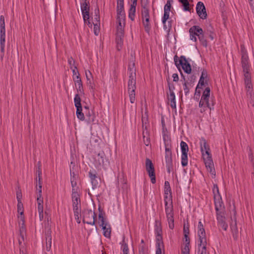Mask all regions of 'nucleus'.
Returning <instances> with one entry per match:
<instances>
[{"instance_id":"obj_1","label":"nucleus","mask_w":254,"mask_h":254,"mask_svg":"<svg viewBox=\"0 0 254 254\" xmlns=\"http://www.w3.org/2000/svg\"><path fill=\"white\" fill-rule=\"evenodd\" d=\"M128 70L129 72V80L128 81V92L129 96V100L131 103H133L135 100L136 89V68L135 63H129Z\"/></svg>"},{"instance_id":"obj_2","label":"nucleus","mask_w":254,"mask_h":254,"mask_svg":"<svg viewBox=\"0 0 254 254\" xmlns=\"http://www.w3.org/2000/svg\"><path fill=\"white\" fill-rule=\"evenodd\" d=\"M174 60L176 67L180 72L181 77L182 78L181 80H183V82L187 81V79L186 78V76L183 73L181 69V66L185 73L187 74H190L192 70L190 64L189 63L187 59L184 56H181L179 60L178 57L177 55H175L174 58Z\"/></svg>"},{"instance_id":"obj_3","label":"nucleus","mask_w":254,"mask_h":254,"mask_svg":"<svg viewBox=\"0 0 254 254\" xmlns=\"http://www.w3.org/2000/svg\"><path fill=\"white\" fill-rule=\"evenodd\" d=\"M197 229V235L199 241L198 249L201 248L200 250L206 251L207 240L206 233L204 226L200 221L198 223Z\"/></svg>"},{"instance_id":"obj_4","label":"nucleus","mask_w":254,"mask_h":254,"mask_svg":"<svg viewBox=\"0 0 254 254\" xmlns=\"http://www.w3.org/2000/svg\"><path fill=\"white\" fill-rule=\"evenodd\" d=\"M164 140L165 141V162L166 164V167L167 169V172L170 174L171 171L173 170V165L172 160V153L170 146L168 143L166 142V139L164 137Z\"/></svg>"},{"instance_id":"obj_5","label":"nucleus","mask_w":254,"mask_h":254,"mask_svg":"<svg viewBox=\"0 0 254 254\" xmlns=\"http://www.w3.org/2000/svg\"><path fill=\"white\" fill-rule=\"evenodd\" d=\"M83 220L84 223L94 225L95 224L96 214L91 209H84L82 211Z\"/></svg>"},{"instance_id":"obj_6","label":"nucleus","mask_w":254,"mask_h":254,"mask_svg":"<svg viewBox=\"0 0 254 254\" xmlns=\"http://www.w3.org/2000/svg\"><path fill=\"white\" fill-rule=\"evenodd\" d=\"M202 156L207 171L212 175L214 174L215 175V171L211 152L208 153H203Z\"/></svg>"},{"instance_id":"obj_7","label":"nucleus","mask_w":254,"mask_h":254,"mask_svg":"<svg viewBox=\"0 0 254 254\" xmlns=\"http://www.w3.org/2000/svg\"><path fill=\"white\" fill-rule=\"evenodd\" d=\"M81 9L83 15V20L85 23H86L90 26V22L89 21V2H87V0H83L81 3Z\"/></svg>"},{"instance_id":"obj_8","label":"nucleus","mask_w":254,"mask_h":254,"mask_svg":"<svg viewBox=\"0 0 254 254\" xmlns=\"http://www.w3.org/2000/svg\"><path fill=\"white\" fill-rule=\"evenodd\" d=\"M145 168L152 184L156 183V176L154 165L150 159L146 158L145 160Z\"/></svg>"},{"instance_id":"obj_9","label":"nucleus","mask_w":254,"mask_h":254,"mask_svg":"<svg viewBox=\"0 0 254 254\" xmlns=\"http://www.w3.org/2000/svg\"><path fill=\"white\" fill-rule=\"evenodd\" d=\"M180 145L182 151L181 164L183 167H185L188 165L189 147L187 143L183 141H181Z\"/></svg>"},{"instance_id":"obj_10","label":"nucleus","mask_w":254,"mask_h":254,"mask_svg":"<svg viewBox=\"0 0 254 254\" xmlns=\"http://www.w3.org/2000/svg\"><path fill=\"white\" fill-rule=\"evenodd\" d=\"M241 64L243 70H250L249 59L246 50L241 46Z\"/></svg>"},{"instance_id":"obj_11","label":"nucleus","mask_w":254,"mask_h":254,"mask_svg":"<svg viewBox=\"0 0 254 254\" xmlns=\"http://www.w3.org/2000/svg\"><path fill=\"white\" fill-rule=\"evenodd\" d=\"M149 0H141V18L142 20L150 18Z\"/></svg>"},{"instance_id":"obj_12","label":"nucleus","mask_w":254,"mask_h":254,"mask_svg":"<svg viewBox=\"0 0 254 254\" xmlns=\"http://www.w3.org/2000/svg\"><path fill=\"white\" fill-rule=\"evenodd\" d=\"M203 32V30L199 26L194 25L189 29L190 39L194 42L197 41L196 36Z\"/></svg>"},{"instance_id":"obj_13","label":"nucleus","mask_w":254,"mask_h":254,"mask_svg":"<svg viewBox=\"0 0 254 254\" xmlns=\"http://www.w3.org/2000/svg\"><path fill=\"white\" fill-rule=\"evenodd\" d=\"M196 11L197 14L200 18L202 19H205L207 18V15L206 8L202 2L199 1L197 2L196 6Z\"/></svg>"},{"instance_id":"obj_14","label":"nucleus","mask_w":254,"mask_h":254,"mask_svg":"<svg viewBox=\"0 0 254 254\" xmlns=\"http://www.w3.org/2000/svg\"><path fill=\"white\" fill-rule=\"evenodd\" d=\"M210 88L209 87L205 88L202 95L201 96L200 100L199 103V107H202L204 106V104L208 103L210 98Z\"/></svg>"},{"instance_id":"obj_15","label":"nucleus","mask_w":254,"mask_h":254,"mask_svg":"<svg viewBox=\"0 0 254 254\" xmlns=\"http://www.w3.org/2000/svg\"><path fill=\"white\" fill-rule=\"evenodd\" d=\"M155 233L156 234V241L163 242L161 223L157 220H155Z\"/></svg>"},{"instance_id":"obj_16","label":"nucleus","mask_w":254,"mask_h":254,"mask_svg":"<svg viewBox=\"0 0 254 254\" xmlns=\"http://www.w3.org/2000/svg\"><path fill=\"white\" fill-rule=\"evenodd\" d=\"M207 78V72L206 70L203 69L200 77L198 83L197 85V88H202L203 86L208 85V81L206 79Z\"/></svg>"},{"instance_id":"obj_17","label":"nucleus","mask_w":254,"mask_h":254,"mask_svg":"<svg viewBox=\"0 0 254 254\" xmlns=\"http://www.w3.org/2000/svg\"><path fill=\"white\" fill-rule=\"evenodd\" d=\"M105 154L104 152L99 153L95 157V165L97 167L104 164Z\"/></svg>"},{"instance_id":"obj_18","label":"nucleus","mask_w":254,"mask_h":254,"mask_svg":"<svg viewBox=\"0 0 254 254\" xmlns=\"http://www.w3.org/2000/svg\"><path fill=\"white\" fill-rule=\"evenodd\" d=\"M200 149L201 153H208L210 152L209 146L207 144L206 140L201 138L200 140Z\"/></svg>"},{"instance_id":"obj_19","label":"nucleus","mask_w":254,"mask_h":254,"mask_svg":"<svg viewBox=\"0 0 254 254\" xmlns=\"http://www.w3.org/2000/svg\"><path fill=\"white\" fill-rule=\"evenodd\" d=\"M51 231L49 230L46 233V250L49 251L51 250L52 246V236H51Z\"/></svg>"},{"instance_id":"obj_20","label":"nucleus","mask_w":254,"mask_h":254,"mask_svg":"<svg viewBox=\"0 0 254 254\" xmlns=\"http://www.w3.org/2000/svg\"><path fill=\"white\" fill-rule=\"evenodd\" d=\"M230 228L233 234V237L234 239H237L238 235V230L237 226L236 218H235L234 222H232L230 224Z\"/></svg>"},{"instance_id":"obj_21","label":"nucleus","mask_w":254,"mask_h":254,"mask_svg":"<svg viewBox=\"0 0 254 254\" xmlns=\"http://www.w3.org/2000/svg\"><path fill=\"white\" fill-rule=\"evenodd\" d=\"M118 185H121L123 190H126L127 189V180L123 175L118 177Z\"/></svg>"},{"instance_id":"obj_22","label":"nucleus","mask_w":254,"mask_h":254,"mask_svg":"<svg viewBox=\"0 0 254 254\" xmlns=\"http://www.w3.org/2000/svg\"><path fill=\"white\" fill-rule=\"evenodd\" d=\"M167 99L170 102V105L171 107L174 109L176 108V103L175 100V95L174 93H169L167 94Z\"/></svg>"},{"instance_id":"obj_23","label":"nucleus","mask_w":254,"mask_h":254,"mask_svg":"<svg viewBox=\"0 0 254 254\" xmlns=\"http://www.w3.org/2000/svg\"><path fill=\"white\" fill-rule=\"evenodd\" d=\"M117 21L118 23L120 22L123 23V24H125V17L126 14L125 10H117Z\"/></svg>"},{"instance_id":"obj_24","label":"nucleus","mask_w":254,"mask_h":254,"mask_svg":"<svg viewBox=\"0 0 254 254\" xmlns=\"http://www.w3.org/2000/svg\"><path fill=\"white\" fill-rule=\"evenodd\" d=\"M214 201L216 212H221V210L222 209V208L224 207V204L221 197H220L218 199H214Z\"/></svg>"},{"instance_id":"obj_25","label":"nucleus","mask_w":254,"mask_h":254,"mask_svg":"<svg viewBox=\"0 0 254 254\" xmlns=\"http://www.w3.org/2000/svg\"><path fill=\"white\" fill-rule=\"evenodd\" d=\"M137 3L131 2L128 12V17L131 21L134 20Z\"/></svg>"},{"instance_id":"obj_26","label":"nucleus","mask_w":254,"mask_h":254,"mask_svg":"<svg viewBox=\"0 0 254 254\" xmlns=\"http://www.w3.org/2000/svg\"><path fill=\"white\" fill-rule=\"evenodd\" d=\"M103 230V235L108 238L111 237V228L110 224L108 223L107 225H105L102 227Z\"/></svg>"},{"instance_id":"obj_27","label":"nucleus","mask_w":254,"mask_h":254,"mask_svg":"<svg viewBox=\"0 0 254 254\" xmlns=\"http://www.w3.org/2000/svg\"><path fill=\"white\" fill-rule=\"evenodd\" d=\"M98 210L99 211L98 217H99V219L100 220V222H99L100 223V226L101 227H102L105 225L108 224V223L105 221V220L103 216V211L100 206H99Z\"/></svg>"},{"instance_id":"obj_28","label":"nucleus","mask_w":254,"mask_h":254,"mask_svg":"<svg viewBox=\"0 0 254 254\" xmlns=\"http://www.w3.org/2000/svg\"><path fill=\"white\" fill-rule=\"evenodd\" d=\"M118 23L116 36H124L125 24L122 25L123 23H121L120 22Z\"/></svg>"},{"instance_id":"obj_29","label":"nucleus","mask_w":254,"mask_h":254,"mask_svg":"<svg viewBox=\"0 0 254 254\" xmlns=\"http://www.w3.org/2000/svg\"><path fill=\"white\" fill-rule=\"evenodd\" d=\"M143 25L144 27V29L145 32L149 33L151 26L150 23V18H145L144 19L142 20Z\"/></svg>"},{"instance_id":"obj_30","label":"nucleus","mask_w":254,"mask_h":254,"mask_svg":"<svg viewBox=\"0 0 254 254\" xmlns=\"http://www.w3.org/2000/svg\"><path fill=\"white\" fill-rule=\"evenodd\" d=\"M73 80L75 85H77L78 86L76 88L77 92H80L81 94H84L82 82L81 80H75V78H73Z\"/></svg>"},{"instance_id":"obj_31","label":"nucleus","mask_w":254,"mask_h":254,"mask_svg":"<svg viewBox=\"0 0 254 254\" xmlns=\"http://www.w3.org/2000/svg\"><path fill=\"white\" fill-rule=\"evenodd\" d=\"M213 193V198L218 199L220 197H221L218 185L217 184H214L213 189H212Z\"/></svg>"},{"instance_id":"obj_32","label":"nucleus","mask_w":254,"mask_h":254,"mask_svg":"<svg viewBox=\"0 0 254 254\" xmlns=\"http://www.w3.org/2000/svg\"><path fill=\"white\" fill-rule=\"evenodd\" d=\"M169 192L170 195L171 200L172 199V191L170 187V183L168 181H165L164 184V193L165 194H168Z\"/></svg>"},{"instance_id":"obj_33","label":"nucleus","mask_w":254,"mask_h":254,"mask_svg":"<svg viewBox=\"0 0 254 254\" xmlns=\"http://www.w3.org/2000/svg\"><path fill=\"white\" fill-rule=\"evenodd\" d=\"M183 86L185 95H187L189 94L190 89L193 87V85L190 84L187 81L183 82Z\"/></svg>"},{"instance_id":"obj_34","label":"nucleus","mask_w":254,"mask_h":254,"mask_svg":"<svg viewBox=\"0 0 254 254\" xmlns=\"http://www.w3.org/2000/svg\"><path fill=\"white\" fill-rule=\"evenodd\" d=\"M37 201L39 214L42 215V213H43V198H37Z\"/></svg>"},{"instance_id":"obj_35","label":"nucleus","mask_w":254,"mask_h":254,"mask_svg":"<svg viewBox=\"0 0 254 254\" xmlns=\"http://www.w3.org/2000/svg\"><path fill=\"white\" fill-rule=\"evenodd\" d=\"M179 1L182 3L183 6V10L186 11H190V3L188 0H179Z\"/></svg>"},{"instance_id":"obj_36","label":"nucleus","mask_w":254,"mask_h":254,"mask_svg":"<svg viewBox=\"0 0 254 254\" xmlns=\"http://www.w3.org/2000/svg\"><path fill=\"white\" fill-rule=\"evenodd\" d=\"M76 114L77 118L80 121H84L85 119V117L84 115V113L82 112V108H76Z\"/></svg>"},{"instance_id":"obj_37","label":"nucleus","mask_w":254,"mask_h":254,"mask_svg":"<svg viewBox=\"0 0 254 254\" xmlns=\"http://www.w3.org/2000/svg\"><path fill=\"white\" fill-rule=\"evenodd\" d=\"M72 200H79V205L80 206V195L77 192V188L72 189Z\"/></svg>"},{"instance_id":"obj_38","label":"nucleus","mask_w":254,"mask_h":254,"mask_svg":"<svg viewBox=\"0 0 254 254\" xmlns=\"http://www.w3.org/2000/svg\"><path fill=\"white\" fill-rule=\"evenodd\" d=\"M156 254H162V249L164 248V246L163 244V242H156Z\"/></svg>"},{"instance_id":"obj_39","label":"nucleus","mask_w":254,"mask_h":254,"mask_svg":"<svg viewBox=\"0 0 254 254\" xmlns=\"http://www.w3.org/2000/svg\"><path fill=\"white\" fill-rule=\"evenodd\" d=\"M198 38L200 42L201 43V45L203 47L205 48L207 47V40L204 38L203 32L201 34H199V35H198Z\"/></svg>"},{"instance_id":"obj_40","label":"nucleus","mask_w":254,"mask_h":254,"mask_svg":"<svg viewBox=\"0 0 254 254\" xmlns=\"http://www.w3.org/2000/svg\"><path fill=\"white\" fill-rule=\"evenodd\" d=\"M245 87L247 90V95H250V96H252V92H253V86L252 84V82H245Z\"/></svg>"},{"instance_id":"obj_41","label":"nucleus","mask_w":254,"mask_h":254,"mask_svg":"<svg viewBox=\"0 0 254 254\" xmlns=\"http://www.w3.org/2000/svg\"><path fill=\"white\" fill-rule=\"evenodd\" d=\"M171 204L168 205V202H166L165 205V212L166 214H168V213H173V206L172 204V200H171Z\"/></svg>"},{"instance_id":"obj_42","label":"nucleus","mask_w":254,"mask_h":254,"mask_svg":"<svg viewBox=\"0 0 254 254\" xmlns=\"http://www.w3.org/2000/svg\"><path fill=\"white\" fill-rule=\"evenodd\" d=\"M74 105L76 108L82 107L81 98L78 94H76L74 98Z\"/></svg>"},{"instance_id":"obj_43","label":"nucleus","mask_w":254,"mask_h":254,"mask_svg":"<svg viewBox=\"0 0 254 254\" xmlns=\"http://www.w3.org/2000/svg\"><path fill=\"white\" fill-rule=\"evenodd\" d=\"M216 217L218 224L225 222V217L223 215L222 212H216Z\"/></svg>"},{"instance_id":"obj_44","label":"nucleus","mask_w":254,"mask_h":254,"mask_svg":"<svg viewBox=\"0 0 254 254\" xmlns=\"http://www.w3.org/2000/svg\"><path fill=\"white\" fill-rule=\"evenodd\" d=\"M72 207H73V210L74 214L76 215V214H77V211L81 210L80 209L78 208V205L79 204V200H72Z\"/></svg>"},{"instance_id":"obj_45","label":"nucleus","mask_w":254,"mask_h":254,"mask_svg":"<svg viewBox=\"0 0 254 254\" xmlns=\"http://www.w3.org/2000/svg\"><path fill=\"white\" fill-rule=\"evenodd\" d=\"M244 75V81L245 82L251 81V76L249 71L250 70H243Z\"/></svg>"},{"instance_id":"obj_46","label":"nucleus","mask_w":254,"mask_h":254,"mask_svg":"<svg viewBox=\"0 0 254 254\" xmlns=\"http://www.w3.org/2000/svg\"><path fill=\"white\" fill-rule=\"evenodd\" d=\"M26 229L25 225H19V235L22 241H24V237L26 234Z\"/></svg>"},{"instance_id":"obj_47","label":"nucleus","mask_w":254,"mask_h":254,"mask_svg":"<svg viewBox=\"0 0 254 254\" xmlns=\"http://www.w3.org/2000/svg\"><path fill=\"white\" fill-rule=\"evenodd\" d=\"M142 135L144 143L145 145L148 146L150 144V138L148 136V131H146V132H145V131H143Z\"/></svg>"},{"instance_id":"obj_48","label":"nucleus","mask_w":254,"mask_h":254,"mask_svg":"<svg viewBox=\"0 0 254 254\" xmlns=\"http://www.w3.org/2000/svg\"><path fill=\"white\" fill-rule=\"evenodd\" d=\"M124 36H116V41L117 44V49L120 50L119 47L121 48L123 45Z\"/></svg>"},{"instance_id":"obj_49","label":"nucleus","mask_w":254,"mask_h":254,"mask_svg":"<svg viewBox=\"0 0 254 254\" xmlns=\"http://www.w3.org/2000/svg\"><path fill=\"white\" fill-rule=\"evenodd\" d=\"M71 164L73 165V167H72V168L71 167L70 168V181H76V175L75 173L73 171L74 163H73L72 162H71Z\"/></svg>"},{"instance_id":"obj_50","label":"nucleus","mask_w":254,"mask_h":254,"mask_svg":"<svg viewBox=\"0 0 254 254\" xmlns=\"http://www.w3.org/2000/svg\"><path fill=\"white\" fill-rule=\"evenodd\" d=\"M122 249L123 251V254H128V245L127 243L125 242V239H123L122 241Z\"/></svg>"},{"instance_id":"obj_51","label":"nucleus","mask_w":254,"mask_h":254,"mask_svg":"<svg viewBox=\"0 0 254 254\" xmlns=\"http://www.w3.org/2000/svg\"><path fill=\"white\" fill-rule=\"evenodd\" d=\"M117 10H124V0H117Z\"/></svg>"},{"instance_id":"obj_52","label":"nucleus","mask_w":254,"mask_h":254,"mask_svg":"<svg viewBox=\"0 0 254 254\" xmlns=\"http://www.w3.org/2000/svg\"><path fill=\"white\" fill-rule=\"evenodd\" d=\"M42 185L38 186L37 184H36V190H37V198H43L42 195Z\"/></svg>"},{"instance_id":"obj_53","label":"nucleus","mask_w":254,"mask_h":254,"mask_svg":"<svg viewBox=\"0 0 254 254\" xmlns=\"http://www.w3.org/2000/svg\"><path fill=\"white\" fill-rule=\"evenodd\" d=\"M196 75H195V73H193L192 75H190L188 77L187 81L189 83H190L191 85H193V83L196 79Z\"/></svg>"},{"instance_id":"obj_54","label":"nucleus","mask_w":254,"mask_h":254,"mask_svg":"<svg viewBox=\"0 0 254 254\" xmlns=\"http://www.w3.org/2000/svg\"><path fill=\"white\" fill-rule=\"evenodd\" d=\"M17 211L20 213V215H23L24 208L22 202H18L17 203Z\"/></svg>"},{"instance_id":"obj_55","label":"nucleus","mask_w":254,"mask_h":254,"mask_svg":"<svg viewBox=\"0 0 254 254\" xmlns=\"http://www.w3.org/2000/svg\"><path fill=\"white\" fill-rule=\"evenodd\" d=\"M189 235H184V241L185 246L184 248L189 249V246L190 244V239L188 236Z\"/></svg>"},{"instance_id":"obj_56","label":"nucleus","mask_w":254,"mask_h":254,"mask_svg":"<svg viewBox=\"0 0 254 254\" xmlns=\"http://www.w3.org/2000/svg\"><path fill=\"white\" fill-rule=\"evenodd\" d=\"M147 251V248L144 245H140L139 247V254H145Z\"/></svg>"},{"instance_id":"obj_57","label":"nucleus","mask_w":254,"mask_h":254,"mask_svg":"<svg viewBox=\"0 0 254 254\" xmlns=\"http://www.w3.org/2000/svg\"><path fill=\"white\" fill-rule=\"evenodd\" d=\"M38 167L36 168V175L37 176H42L41 164L40 162L37 163Z\"/></svg>"},{"instance_id":"obj_58","label":"nucleus","mask_w":254,"mask_h":254,"mask_svg":"<svg viewBox=\"0 0 254 254\" xmlns=\"http://www.w3.org/2000/svg\"><path fill=\"white\" fill-rule=\"evenodd\" d=\"M212 27H211V29L207 30V32H205L206 34L208 35V37L211 39V40H213L214 38V33L212 30Z\"/></svg>"},{"instance_id":"obj_59","label":"nucleus","mask_w":254,"mask_h":254,"mask_svg":"<svg viewBox=\"0 0 254 254\" xmlns=\"http://www.w3.org/2000/svg\"><path fill=\"white\" fill-rule=\"evenodd\" d=\"M215 104V102L214 100L211 98V100L208 102V103L206 104V107L210 109V110H212L214 109V106Z\"/></svg>"},{"instance_id":"obj_60","label":"nucleus","mask_w":254,"mask_h":254,"mask_svg":"<svg viewBox=\"0 0 254 254\" xmlns=\"http://www.w3.org/2000/svg\"><path fill=\"white\" fill-rule=\"evenodd\" d=\"M202 88H197V86H196V89H195V92L194 93V98L196 100H198L200 94H201V90Z\"/></svg>"},{"instance_id":"obj_61","label":"nucleus","mask_w":254,"mask_h":254,"mask_svg":"<svg viewBox=\"0 0 254 254\" xmlns=\"http://www.w3.org/2000/svg\"><path fill=\"white\" fill-rule=\"evenodd\" d=\"M89 177L90 178L91 181L96 179L97 178L96 171H94V172L91 171H89Z\"/></svg>"},{"instance_id":"obj_62","label":"nucleus","mask_w":254,"mask_h":254,"mask_svg":"<svg viewBox=\"0 0 254 254\" xmlns=\"http://www.w3.org/2000/svg\"><path fill=\"white\" fill-rule=\"evenodd\" d=\"M183 233H184V235H189V233H190V230H189V223H187V225L186 226V224H185L184 225V229H183Z\"/></svg>"},{"instance_id":"obj_63","label":"nucleus","mask_w":254,"mask_h":254,"mask_svg":"<svg viewBox=\"0 0 254 254\" xmlns=\"http://www.w3.org/2000/svg\"><path fill=\"white\" fill-rule=\"evenodd\" d=\"M168 222L169 225V227L171 229H173L174 228V219H168Z\"/></svg>"},{"instance_id":"obj_64","label":"nucleus","mask_w":254,"mask_h":254,"mask_svg":"<svg viewBox=\"0 0 254 254\" xmlns=\"http://www.w3.org/2000/svg\"><path fill=\"white\" fill-rule=\"evenodd\" d=\"M19 218V225H25L24 216L23 215H20L18 217Z\"/></svg>"}]
</instances>
